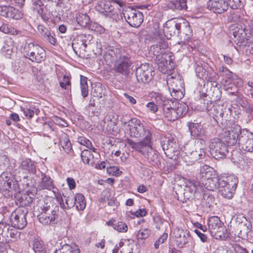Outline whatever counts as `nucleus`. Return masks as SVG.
<instances>
[{"mask_svg": "<svg viewBox=\"0 0 253 253\" xmlns=\"http://www.w3.org/2000/svg\"><path fill=\"white\" fill-rule=\"evenodd\" d=\"M209 148L211 154L216 159L223 158L228 152L226 144L218 138H214L211 140Z\"/></svg>", "mask_w": 253, "mask_h": 253, "instance_id": "obj_12", "label": "nucleus"}, {"mask_svg": "<svg viewBox=\"0 0 253 253\" xmlns=\"http://www.w3.org/2000/svg\"><path fill=\"white\" fill-rule=\"evenodd\" d=\"M219 71L221 75L225 77V82L227 84H231L233 82L237 79V77L232 72L230 71L226 67L222 66L219 68Z\"/></svg>", "mask_w": 253, "mask_h": 253, "instance_id": "obj_29", "label": "nucleus"}, {"mask_svg": "<svg viewBox=\"0 0 253 253\" xmlns=\"http://www.w3.org/2000/svg\"><path fill=\"white\" fill-rule=\"evenodd\" d=\"M207 6L214 13H222L228 9V3L227 0H209Z\"/></svg>", "mask_w": 253, "mask_h": 253, "instance_id": "obj_21", "label": "nucleus"}, {"mask_svg": "<svg viewBox=\"0 0 253 253\" xmlns=\"http://www.w3.org/2000/svg\"><path fill=\"white\" fill-rule=\"evenodd\" d=\"M80 84L82 95L84 97H85L88 95V93L87 78L85 77L81 76Z\"/></svg>", "mask_w": 253, "mask_h": 253, "instance_id": "obj_46", "label": "nucleus"}, {"mask_svg": "<svg viewBox=\"0 0 253 253\" xmlns=\"http://www.w3.org/2000/svg\"><path fill=\"white\" fill-rule=\"evenodd\" d=\"M151 97L154 98L156 103L158 105H162L163 108V114L165 118L169 121H174L173 118V113L174 109L171 107L169 104L170 101L167 99L165 96L161 93L154 92L152 93Z\"/></svg>", "mask_w": 253, "mask_h": 253, "instance_id": "obj_10", "label": "nucleus"}, {"mask_svg": "<svg viewBox=\"0 0 253 253\" xmlns=\"http://www.w3.org/2000/svg\"><path fill=\"white\" fill-rule=\"evenodd\" d=\"M106 201H107L109 206H113L116 205L115 198L111 196V192L108 190H105L102 192L100 199V201L101 202H104Z\"/></svg>", "mask_w": 253, "mask_h": 253, "instance_id": "obj_34", "label": "nucleus"}, {"mask_svg": "<svg viewBox=\"0 0 253 253\" xmlns=\"http://www.w3.org/2000/svg\"><path fill=\"white\" fill-rule=\"evenodd\" d=\"M67 184L70 190L74 189L76 187V182L72 177H68L66 179Z\"/></svg>", "mask_w": 253, "mask_h": 253, "instance_id": "obj_63", "label": "nucleus"}, {"mask_svg": "<svg viewBox=\"0 0 253 253\" xmlns=\"http://www.w3.org/2000/svg\"><path fill=\"white\" fill-rule=\"evenodd\" d=\"M34 198V195L27 191L26 193L21 195L19 198L18 201L21 206H27L31 204Z\"/></svg>", "mask_w": 253, "mask_h": 253, "instance_id": "obj_33", "label": "nucleus"}, {"mask_svg": "<svg viewBox=\"0 0 253 253\" xmlns=\"http://www.w3.org/2000/svg\"><path fill=\"white\" fill-rule=\"evenodd\" d=\"M33 248L36 253H47L45 246L40 241L35 240L34 241Z\"/></svg>", "mask_w": 253, "mask_h": 253, "instance_id": "obj_45", "label": "nucleus"}, {"mask_svg": "<svg viewBox=\"0 0 253 253\" xmlns=\"http://www.w3.org/2000/svg\"><path fill=\"white\" fill-rule=\"evenodd\" d=\"M241 127L237 125H233L223 130L222 133L223 141L228 145H234L239 140V134L241 135Z\"/></svg>", "mask_w": 253, "mask_h": 253, "instance_id": "obj_11", "label": "nucleus"}, {"mask_svg": "<svg viewBox=\"0 0 253 253\" xmlns=\"http://www.w3.org/2000/svg\"><path fill=\"white\" fill-rule=\"evenodd\" d=\"M24 52L25 56L32 62L41 63L45 58L44 50L38 44L32 42L25 45Z\"/></svg>", "mask_w": 253, "mask_h": 253, "instance_id": "obj_8", "label": "nucleus"}, {"mask_svg": "<svg viewBox=\"0 0 253 253\" xmlns=\"http://www.w3.org/2000/svg\"><path fill=\"white\" fill-rule=\"evenodd\" d=\"M189 129L191 135L194 137H200V138L197 139L196 140L202 139L205 141L203 138H201V137H203L205 134V131L201 125L198 123H191L189 125ZM205 142L206 143V142ZM206 147V146L205 145V148Z\"/></svg>", "mask_w": 253, "mask_h": 253, "instance_id": "obj_26", "label": "nucleus"}, {"mask_svg": "<svg viewBox=\"0 0 253 253\" xmlns=\"http://www.w3.org/2000/svg\"><path fill=\"white\" fill-rule=\"evenodd\" d=\"M73 204L76 206V208L78 210H84L86 206L84 196L81 193L76 194L74 198V203Z\"/></svg>", "mask_w": 253, "mask_h": 253, "instance_id": "obj_36", "label": "nucleus"}, {"mask_svg": "<svg viewBox=\"0 0 253 253\" xmlns=\"http://www.w3.org/2000/svg\"><path fill=\"white\" fill-rule=\"evenodd\" d=\"M172 5L177 10H186L187 8V0H175Z\"/></svg>", "mask_w": 253, "mask_h": 253, "instance_id": "obj_49", "label": "nucleus"}, {"mask_svg": "<svg viewBox=\"0 0 253 253\" xmlns=\"http://www.w3.org/2000/svg\"><path fill=\"white\" fill-rule=\"evenodd\" d=\"M88 29L99 34H102L105 32V29L102 26L95 22H91Z\"/></svg>", "mask_w": 253, "mask_h": 253, "instance_id": "obj_55", "label": "nucleus"}, {"mask_svg": "<svg viewBox=\"0 0 253 253\" xmlns=\"http://www.w3.org/2000/svg\"><path fill=\"white\" fill-rule=\"evenodd\" d=\"M114 229L119 232L125 233L127 231V225L124 222L118 221L114 225Z\"/></svg>", "mask_w": 253, "mask_h": 253, "instance_id": "obj_53", "label": "nucleus"}, {"mask_svg": "<svg viewBox=\"0 0 253 253\" xmlns=\"http://www.w3.org/2000/svg\"><path fill=\"white\" fill-rule=\"evenodd\" d=\"M240 105L247 112H251L252 111V108L250 104L247 102L245 98H243L241 102H239Z\"/></svg>", "mask_w": 253, "mask_h": 253, "instance_id": "obj_61", "label": "nucleus"}, {"mask_svg": "<svg viewBox=\"0 0 253 253\" xmlns=\"http://www.w3.org/2000/svg\"><path fill=\"white\" fill-rule=\"evenodd\" d=\"M195 233L200 238L201 241L202 242H206L207 241V236L206 235L201 233L200 231L197 229L194 230Z\"/></svg>", "mask_w": 253, "mask_h": 253, "instance_id": "obj_64", "label": "nucleus"}, {"mask_svg": "<svg viewBox=\"0 0 253 253\" xmlns=\"http://www.w3.org/2000/svg\"><path fill=\"white\" fill-rule=\"evenodd\" d=\"M213 198L210 193H203V198L202 199V202L203 205L210 207L211 204L213 202Z\"/></svg>", "mask_w": 253, "mask_h": 253, "instance_id": "obj_52", "label": "nucleus"}, {"mask_svg": "<svg viewBox=\"0 0 253 253\" xmlns=\"http://www.w3.org/2000/svg\"><path fill=\"white\" fill-rule=\"evenodd\" d=\"M76 21L81 27L87 28L91 22L86 13H78L76 17Z\"/></svg>", "mask_w": 253, "mask_h": 253, "instance_id": "obj_32", "label": "nucleus"}, {"mask_svg": "<svg viewBox=\"0 0 253 253\" xmlns=\"http://www.w3.org/2000/svg\"><path fill=\"white\" fill-rule=\"evenodd\" d=\"M219 181V185H218L219 193L222 197L231 199L238 183V178L234 175L222 176Z\"/></svg>", "mask_w": 253, "mask_h": 253, "instance_id": "obj_3", "label": "nucleus"}, {"mask_svg": "<svg viewBox=\"0 0 253 253\" xmlns=\"http://www.w3.org/2000/svg\"><path fill=\"white\" fill-rule=\"evenodd\" d=\"M157 103L155 104L154 102H150L146 104V107L148 110L152 113H156L158 110Z\"/></svg>", "mask_w": 253, "mask_h": 253, "instance_id": "obj_58", "label": "nucleus"}, {"mask_svg": "<svg viewBox=\"0 0 253 253\" xmlns=\"http://www.w3.org/2000/svg\"><path fill=\"white\" fill-rule=\"evenodd\" d=\"M168 44L165 42H163L160 45H153L151 47L150 52L156 57L164 53L165 52V49L166 48Z\"/></svg>", "mask_w": 253, "mask_h": 253, "instance_id": "obj_42", "label": "nucleus"}, {"mask_svg": "<svg viewBox=\"0 0 253 253\" xmlns=\"http://www.w3.org/2000/svg\"><path fill=\"white\" fill-rule=\"evenodd\" d=\"M233 36L237 39L235 41L237 44L240 46H250L253 49V43L251 42L248 39L246 38H241L236 32H233Z\"/></svg>", "mask_w": 253, "mask_h": 253, "instance_id": "obj_41", "label": "nucleus"}, {"mask_svg": "<svg viewBox=\"0 0 253 253\" xmlns=\"http://www.w3.org/2000/svg\"><path fill=\"white\" fill-rule=\"evenodd\" d=\"M171 60V56L165 52L156 57L159 70L164 74H170L174 64Z\"/></svg>", "mask_w": 253, "mask_h": 253, "instance_id": "obj_14", "label": "nucleus"}, {"mask_svg": "<svg viewBox=\"0 0 253 253\" xmlns=\"http://www.w3.org/2000/svg\"><path fill=\"white\" fill-rule=\"evenodd\" d=\"M92 152H93L92 150L87 149H85L82 152L81 157L84 164L89 165L94 163V156Z\"/></svg>", "mask_w": 253, "mask_h": 253, "instance_id": "obj_35", "label": "nucleus"}, {"mask_svg": "<svg viewBox=\"0 0 253 253\" xmlns=\"http://www.w3.org/2000/svg\"><path fill=\"white\" fill-rule=\"evenodd\" d=\"M222 109H220V117L222 118H227L230 116L232 114V107L230 104L224 103L221 105Z\"/></svg>", "mask_w": 253, "mask_h": 253, "instance_id": "obj_44", "label": "nucleus"}, {"mask_svg": "<svg viewBox=\"0 0 253 253\" xmlns=\"http://www.w3.org/2000/svg\"><path fill=\"white\" fill-rule=\"evenodd\" d=\"M60 143L65 153L71 154L73 152L71 143L67 134L63 133L61 135Z\"/></svg>", "mask_w": 253, "mask_h": 253, "instance_id": "obj_28", "label": "nucleus"}, {"mask_svg": "<svg viewBox=\"0 0 253 253\" xmlns=\"http://www.w3.org/2000/svg\"><path fill=\"white\" fill-rule=\"evenodd\" d=\"M126 129L129 130L131 137H152L151 128L149 126H144L140 120L136 118H133L128 122Z\"/></svg>", "mask_w": 253, "mask_h": 253, "instance_id": "obj_5", "label": "nucleus"}, {"mask_svg": "<svg viewBox=\"0 0 253 253\" xmlns=\"http://www.w3.org/2000/svg\"><path fill=\"white\" fill-rule=\"evenodd\" d=\"M174 109L173 118H175V120L184 115L187 111V108L184 104L178 103L176 108Z\"/></svg>", "mask_w": 253, "mask_h": 253, "instance_id": "obj_43", "label": "nucleus"}, {"mask_svg": "<svg viewBox=\"0 0 253 253\" xmlns=\"http://www.w3.org/2000/svg\"><path fill=\"white\" fill-rule=\"evenodd\" d=\"M220 177H213L212 178L209 179L204 181L202 184L199 181L194 180H189L186 183V187L190 188L191 193H198L204 192L203 187L209 191H214L218 189V185H219Z\"/></svg>", "mask_w": 253, "mask_h": 253, "instance_id": "obj_4", "label": "nucleus"}, {"mask_svg": "<svg viewBox=\"0 0 253 253\" xmlns=\"http://www.w3.org/2000/svg\"><path fill=\"white\" fill-rule=\"evenodd\" d=\"M98 10L105 16L117 22L122 18L121 14L112 4V0H101L97 6Z\"/></svg>", "mask_w": 253, "mask_h": 253, "instance_id": "obj_9", "label": "nucleus"}, {"mask_svg": "<svg viewBox=\"0 0 253 253\" xmlns=\"http://www.w3.org/2000/svg\"><path fill=\"white\" fill-rule=\"evenodd\" d=\"M79 247L75 244L68 245L63 246L61 249L56 251L54 253H80Z\"/></svg>", "mask_w": 253, "mask_h": 253, "instance_id": "obj_37", "label": "nucleus"}, {"mask_svg": "<svg viewBox=\"0 0 253 253\" xmlns=\"http://www.w3.org/2000/svg\"><path fill=\"white\" fill-rule=\"evenodd\" d=\"M0 191L5 197H10L13 191H18V183L13 181L10 173L3 172L0 175Z\"/></svg>", "mask_w": 253, "mask_h": 253, "instance_id": "obj_7", "label": "nucleus"}, {"mask_svg": "<svg viewBox=\"0 0 253 253\" xmlns=\"http://www.w3.org/2000/svg\"><path fill=\"white\" fill-rule=\"evenodd\" d=\"M132 62L129 57L121 55L115 62L114 69L116 72L126 75L129 72Z\"/></svg>", "mask_w": 253, "mask_h": 253, "instance_id": "obj_18", "label": "nucleus"}, {"mask_svg": "<svg viewBox=\"0 0 253 253\" xmlns=\"http://www.w3.org/2000/svg\"><path fill=\"white\" fill-rule=\"evenodd\" d=\"M21 167L23 169L28 171L29 172L32 173L36 172V168L34 163L29 159H26L22 162Z\"/></svg>", "mask_w": 253, "mask_h": 253, "instance_id": "obj_40", "label": "nucleus"}, {"mask_svg": "<svg viewBox=\"0 0 253 253\" xmlns=\"http://www.w3.org/2000/svg\"><path fill=\"white\" fill-rule=\"evenodd\" d=\"M180 29L179 35L186 41H188L192 36V31L188 21L184 19H179Z\"/></svg>", "mask_w": 253, "mask_h": 253, "instance_id": "obj_25", "label": "nucleus"}, {"mask_svg": "<svg viewBox=\"0 0 253 253\" xmlns=\"http://www.w3.org/2000/svg\"><path fill=\"white\" fill-rule=\"evenodd\" d=\"M180 23L179 19H173L168 21L164 29V32L169 34L170 36L176 34L179 35Z\"/></svg>", "mask_w": 253, "mask_h": 253, "instance_id": "obj_23", "label": "nucleus"}, {"mask_svg": "<svg viewBox=\"0 0 253 253\" xmlns=\"http://www.w3.org/2000/svg\"><path fill=\"white\" fill-rule=\"evenodd\" d=\"M0 31L13 35L18 34V32L13 27L6 24H4L0 27Z\"/></svg>", "mask_w": 253, "mask_h": 253, "instance_id": "obj_47", "label": "nucleus"}, {"mask_svg": "<svg viewBox=\"0 0 253 253\" xmlns=\"http://www.w3.org/2000/svg\"><path fill=\"white\" fill-rule=\"evenodd\" d=\"M21 109L23 112L24 115L30 118H32L34 114L37 113L38 112V110L36 109L35 108L21 107Z\"/></svg>", "mask_w": 253, "mask_h": 253, "instance_id": "obj_54", "label": "nucleus"}, {"mask_svg": "<svg viewBox=\"0 0 253 253\" xmlns=\"http://www.w3.org/2000/svg\"><path fill=\"white\" fill-rule=\"evenodd\" d=\"M27 211L21 209H18L12 212L10 221L12 225L16 228L23 229L27 225L26 215Z\"/></svg>", "mask_w": 253, "mask_h": 253, "instance_id": "obj_15", "label": "nucleus"}, {"mask_svg": "<svg viewBox=\"0 0 253 253\" xmlns=\"http://www.w3.org/2000/svg\"><path fill=\"white\" fill-rule=\"evenodd\" d=\"M176 243L179 248H183L192 239L189 231L176 228L173 232Z\"/></svg>", "mask_w": 253, "mask_h": 253, "instance_id": "obj_20", "label": "nucleus"}, {"mask_svg": "<svg viewBox=\"0 0 253 253\" xmlns=\"http://www.w3.org/2000/svg\"><path fill=\"white\" fill-rule=\"evenodd\" d=\"M123 14L126 21L131 27H138L143 21V13L134 8H128Z\"/></svg>", "mask_w": 253, "mask_h": 253, "instance_id": "obj_13", "label": "nucleus"}, {"mask_svg": "<svg viewBox=\"0 0 253 253\" xmlns=\"http://www.w3.org/2000/svg\"><path fill=\"white\" fill-rule=\"evenodd\" d=\"M38 30L44 39L45 38H47L48 36H49L50 33L49 30L42 25H39L38 27Z\"/></svg>", "mask_w": 253, "mask_h": 253, "instance_id": "obj_60", "label": "nucleus"}, {"mask_svg": "<svg viewBox=\"0 0 253 253\" xmlns=\"http://www.w3.org/2000/svg\"><path fill=\"white\" fill-rule=\"evenodd\" d=\"M59 208L54 205L49 198L40 201L37 204L35 212L39 222L46 225L53 224L57 217Z\"/></svg>", "mask_w": 253, "mask_h": 253, "instance_id": "obj_2", "label": "nucleus"}, {"mask_svg": "<svg viewBox=\"0 0 253 253\" xmlns=\"http://www.w3.org/2000/svg\"><path fill=\"white\" fill-rule=\"evenodd\" d=\"M146 158L152 165H157L159 162V158L157 152L153 149L152 146L147 150L146 154Z\"/></svg>", "mask_w": 253, "mask_h": 253, "instance_id": "obj_38", "label": "nucleus"}, {"mask_svg": "<svg viewBox=\"0 0 253 253\" xmlns=\"http://www.w3.org/2000/svg\"><path fill=\"white\" fill-rule=\"evenodd\" d=\"M168 233H164L155 242L154 247L155 249H158L161 244H163L168 238Z\"/></svg>", "mask_w": 253, "mask_h": 253, "instance_id": "obj_57", "label": "nucleus"}, {"mask_svg": "<svg viewBox=\"0 0 253 253\" xmlns=\"http://www.w3.org/2000/svg\"><path fill=\"white\" fill-rule=\"evenodd\" d=\"M0 15L2 16L15 20H19L22 18V13L15 8L10 6H0Z\"/></svg>", "mask_w": 253, "mask_h": 253, "instance_id": "obj_22", "label": "nucleus"}, {"mask_svg": "<svg viewBox=\"0 0 253 253\" xmlns=\"http://www.w3.org/2000/svg\"><path fill=\"white\" fill-rule=\"evenodd\" d=\"M107 172L110 174H112V175L116 176H119L122 173V172L120 170L119 168L115 166L110 167L108 168Z\"/></svg>", "mask_w": 253, "mask_h": 253, "instance_id": "obj_62", "label": "nucleus"}, {"mask_svg": "<svg viewBox=\"0 0 253 253\" xmlns=\"http://www.w3.org/2000/svg\"><path fill=\"white\" fill-rule=\"evenodd\" d=\"M151 231L148 228H141L138 232L137 239L144 240L148 238L150 234Z\"/></svg>", "mask_w": 253, "mask_h": 253, "instance_id": "obj_50", "label": "nucleus"}, {"mask_svg": "<svg viewBox=\"0 0 253 253\" xmlns=\"http://www.w3.org/2000/svg\"><path fill=\"white\" fill-rule=\"evenodd\" d=\"M223 223L218 216H213L208 219L209 229L211 234H216L222 231L223 229Z\"/></svg>", "mask_w": 253, "mask_h": 253, "instance_id": "obj_24", "label": "nucleus"}, {"mask_svg": "<svg viewBox=\"0 0 253 253\" xmlns=\"http://www.w3.org/2000/svg\"><path fill=\"white\" fill-rule=\"evenodd\" d=\"M32 7L34 10H36L43 21L48 20L49 18L44 12V6L41 0H35L33 1Z\"/></svg>", "mask_w": 253, "mask_h": 253, "instance_id": "obj_27", "label": "nucleus"}, {"mask_svg": "<svg viewBox=\"0 0 253 253\" xmlns=\"http://www.w3.org/2000/svg\"><path fill=\"white\" fill-rule=\"evenodd\" d=\"M3 232L6 235L5 236L8 237V236L9 235L11 238H14L15 236H16L18 233V232L15 230L11 229L9 230V225H6L4 226L3 228Z\"/></svg>", "mask_w": 253, "mask_h": 253, "instance_id": "obj_56", "label": "nucleus"}, {"mask_svg": "<svg viewBox=\"0 0 253 253\" xmlns=\"http://www.w3.org/2000/svg\"><path fill=\"white\" fill-rule=\"evenodd\" d=\"M77 142L80 144L85 146L89 150H92L96 155H98L97 149L93 147L91 141L83 136H79L77 137Z\"/></svg>", "mask_w": 253, "mask_h": 253, "instance_id": "obj_39", "label": "nucleus"}, {"mask_svg": "<svg viewBox=\"0 0 253 253\" xmlns=\"http://www.w3.org/2000/svg\"><path fill=\"white\" fill-rule=\"evenodd\" d=\"M210 173H214V170L213 168L208 166L204 165L201 169L200 170V178L202 179L206 175Z\"/></svg>", "mask_w": 253, "mask_h": 253, "instance_id": "obj_51", "label": "nucleus"}, {"mask_svg": "<svg viewBox=\"0 0 253 253\" xmlns=\"http://www.w3.org/2000/svg\"><path fill=\"white\" fill-rule=\"evenodd\" d=\"M167 83L169 90H172L171 96L175 99H180L184 96V82L179 75L175 74L173 76L171 73L169 74Z\"/></svg>", "mask_w": 253, "mask_h": 253, "instance_id": "obj_6", "label": "nucleus"}, {"mask_svg": "<svg viewBox=\"0 0 253 253\" xmlns=\"http://www.w3.org/2000/svg\"><path fill=\"white\" fill-rule=\"evenodd\" d=\"M238 143L241 149L252 152L253 151V133L246 129H243Z\"/></svg>", "mask_w": 253, "mask_h": 253, "instance_id": "obj_17", "label": "nucleus"}, {"mask_svg": "<svg viewBox=\"0 0 253 253\" xmlns=\"http://www.w3.org/2000/svg\"><path fill=\"white\" fill-rule=\"evenodd\" d=\"M152 67L148 64H141L136 71L137 80L139 83L145 84L150 82L153 76Z\"/></svg>", "mask_w": 253, "mask_h": 253, "instance_id": "obj_16", "label": "nucleus"}, {"mask_svg": "<svg viewBox=\"0 0 253 253\" xmlns=\"http://www.w3.org/2000/svg\"><path fill=\"white\" fill-rule=\"evenodd\" d=\"M70 79L68 76H64L63 80L60 82V86L65 89H68V87L70 86Z\"/></svg>", "mask_w": 253, "mask_h": 253, "instance_id": "obj_59", "label": "nucleus"}, {"mask_svg": "<svg viewBox=\"0 0 253 253\" xmlns=\"http://www.w3.org/2000/svg\"><path fill=\"white\" fill-rule=\"evenodd\" d=\"M152 137H145L143 140L138 142H135L130 139L127 140V145L132 149L145 155L147 150L150 148L151 145V139Z\"/></svg>", "mask_w": 253, "mask_h": 253, "instance_id": "obj_19", "label": "nucleus"}, {"mask_svg": "<svg viewBox=\"0 0 253 253\" xmlns=\"http://www.w3.org/2000/svg\"><path fill=\"white\" fill-rule=\"evenodd\" d=\"M39 188L41 189L51 190L54 188L53 180L49 176L42 173V180L39 184Z\"/></svg>", "mask_w": 253, "mask_h": 253, "instance_id": "obj_30", "label": "nucleus"}, {"mask_svg": "<svg viewBox=\"0 0 253 253\" xmlns=\"http://www.w3.org/2000/svg\"><path fill=\"white\" fill-rule=\"evenodd\" d=\"M228 3V6H230L232 9L241 8L243 7L245 3V0H227Z\"/></svg>", "mask_w": 253, "mask_h": 253, "instance_id": "obj_48", "label": "nucleus"}, {"mask_svg": "<svg viewBox=\"0 0 253 253\" xmlns=\"http://www.w3.org/2000/svg\"><path fill=\"white\" fill-rule=\"evenodd\" d=\"M220 109H222V106L220 105L215 104L211 102L207 103V111L208 114L212 117L220 116Z\"/></svg>", "mask_w": 253, "mask_h": 253, "instance_id": "obj_31", "label": "nucleus"}, {"mask_svg": "<svg viewBox=\"0 0 253 253\" xmlns=\"http://www.w3.org/2000/svg\"><path fill=\"white\" fill-rule=\"evenodd\" d=\"M161 145L166 155L171 158L178 156L187 165H193L205 156V142L202 139L185 144L180 151L178 150V144L173 140L166 139L162 142Z\"/></svg>", "mask_w": 253, "mask_h": 253, "instance_id": "obj_1", "label": "nucleus"}]
</instances>
